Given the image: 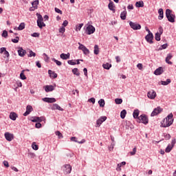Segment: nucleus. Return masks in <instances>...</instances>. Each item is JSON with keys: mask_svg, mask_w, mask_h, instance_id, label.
Masks as SVG:
<instances>
[{"mask_svg": "<svg viewBox=\"0 0 176 176\" xmlns=\"http://www.w3.org/2000/svg\"><path fill=\"white\" fill-rule=\"evenodd\" d=\"M129 25L132 30H141V25L134 23L132 21L129 22Z\"/></svg>", "mask_w": 176, "mask_h": 176, "instance_id": "nucleus-6", "label": "nucleus"}, {"mask_svg": "<svg viewBox=\"0 0 176 176\" xmlns=\"http://www.w3.org/2000/svg\"><path fill=\"white\" fill-rule=\"evenodd\" d=\"M52 61H54V63H56V65H58L59 67L62 65V63L60 62V60H57L56 58H52Z\"/></svg>", "mask_w": 176, "mask_h": 176, "instance_id": "nucleus-45", "label": "nucleus"}, {"mask_svg": "<svg viewBox=\"0 0 176 176\" xmlns=\"http://www.w3.org/2000/svg\"><path fill=\"white\" fill-rule=\"evenodd\" d=\"M164 72V70L163 69V67H158L155 72L154 74L155 75H162Z\"/></svg>", "mask_w": 176, "mask_h": 176, "instance_id": "nucleus-17", "label": "nucleus"}, {"mask_svg": "<svg viewBox=\"0 0 176 176\" xmlns=\"http://www.w3.org/2000/svg\"><path fill=\"white\" fill-rule=\"evenodd\" d=\"M63 25V27H67V25H68V21H67V20L64 21Z\"/></svg>", "mask_w": 176, "mask_h": 176, "instance_id": "nucleus-60", "label": "nucleus"}, {"mask_svg": "<svg viewBox=\"0 0 176 176\" xmlns=\"http://www.w3.org/2000/svg\"><path fill=\"white\" fill-rule=\"evenodd\" d=\"M95 32H96V28H94V26L91 25H89L87 27L86 32L87 35H91V34H94Z\"/></svg>", "mask_w": 176, "mask_h": 176, "instance_id": "nucleus-4", "label": "nucleus"}, {"mask_svg": "<svg viewBox=\"0 0 176 176\" xmlns=\"http://www.w3.org/2000/svg\"><path fill=\"white\" fill-rule=\"evenodd\" d=\"M5 138L7 141H8L9 142H10V141H12L14 138V135H13V134L9 133V132H6L4 134Z\"/></svg>", "mask_w": 176, "mask_h": 176, "instance_id": "nucleus-9", "label": "nucleus"}, {"mask_svg": "<svg viewBox=\"0 0 176 176\" xmlns=\"http://www.w3.org/2000/svg\"><path fill=\"white\" fill-rule=\"evenodd\" d=\"M27 53V51L23 49V47H19L18 50V54L20 56V57H24L25 56V54Z\"/></svg>", "mask_w": 176, "mask_h": 176, "instance_id": "nucleus-15", "label": "nucleus"}, {"mask_svg": "<svg viewBox=\"0 0 176 176\" xmlns=\"http://www.w3.org/2000/svg\"><path fill=\"white\" fill-rule=\"evenodd\" d=\"M60 58H62V60H68V58H69V53L61 54Z\"/></svg>", "mask_w": 176, "mask_h": 176, "instance_id": "nucleus-25", "label": "nucleus"}, {"mask_svg": "<svg viewBox=\"0 0 176 176\" xmlns=\"http://www.w3.org/2000/svg\"><path fill=\"white\" fill-rule=\"evenodd\" d=\"M136 8H144V1H137L135 3Z\"/></svg>", "mask_w": 176, "mask_h": 176, "instance_id": "nucleus-30", "label": "nucleus"}, {"mask_svg": "<svg viewBox=\"0 0 176 176\" xmlns=\"http://www.w3.org/2000/svg\"><path fill=\"white\" fill-rule=\"evenodd\" d=\"M127 16V11L126 10V7H124V10L120 14V19L122 20H126V17Z\"/></svg>", "mask_w": 176, "mask_h": 176, "instance_id": "nucleus-20", "label": "nucleus"}, {"mask_svg": "<svg viewBox=\"0 0 176 176\" xmlns=\"http://www.w3.org/2000/svg\"><path fill=\"white\" fill-rule=\"evenodd\" d=\"M56 135L58 137V138H63V133L60 131H57L55 132Z\"/></svg>", "mask_w": 176, "mask_h": 176, "instance_id": "nucleus-47", "label": "nucleus"}, {"mask_svg": "<svg viewBox=\"0 0 176 176\" xmlns=\"http://www.w3.org/2000/svg\"><path fill=\"white\" fill-rule=\"evenodd\" d=\"M12 42H13V43H19V41H20V38H19V36H16L15 38H12Z\"/></svg>", "mask_w": 176, "mask_h": 176, "instance_id": "nucleus-48", "label": "nucleus"}, {"mask_svg": "<svg viewBox=\"0 0 176 176\" xmlns=\"http://www.w3.org/2000/svg\"><path fill=\"white\" fill-rule=\"evenodd\" d=\"M173 113H170L166 119L161 122V127H170L173 123H174V119H173Z\"/></svg>", "mask_w": 176, "mask_h": 176, "instance_id": "nucleus-1", "label": "nucleus"}, {"mask_svg": "<svg viewBox=\"0 0 176 176\" xmlns=\"http://www.w3.org/2000/svg\"><path fill=\"white\" fill-rule=\"evenodd\" d=\"M37 25L39 28H43V27H46V24L43 23V21H37Z\"/></svg>", "mask_w": 176, "mask_h": 176, "instance_id": "nucleus-26", "label": "nucleus"}, {"mask_svg": "<svg viewBox=\"0 0 176 176\" xmlns=\"http://www.w3.org/2000/svg\"><path fill=\"white\" fill-rule=\"evenodd\" d=\"M38 5H39V1L35 0L32 3V7L30 8V12L35 10V9H38Z\"/></svg>", "mask_w": 176, "mask_h": 176, "instance_id": "nucleus-11", "label": "nucleus"}, {"mask_svg": "<svg viewBox=\"0 0 176 176\" xmlns=\"http://www.w3.org/2000/svg\"><path fill=\"white\" fill-rule=\"evenodd\" d=\"M109 9L110 10H112V12H115V5L113 4V3L112 1H111L109 3Z\"/></svg>", "mask_w": 176, "mask_h": 176, "instance_id": "nucleus-28", "label": "nucleus"}, {"mask_svg": "<svg viewBox=\"0 0 176 176\" xmlns=\"http://www.w3.org/2000/svg\"><path fill=\"white\" fill-rule=\"evenodd\" d=\"M164 137L165 138V140H170V138H171V135L168 134V133H164Z\"/></svg>", "mask_w": 176, "mask_h": 176, "instance_id": "nucleus-50", "label": "nucleus"}, {"mask_svg": "<svg viewBox=\"0 0 176 176\" xmlns=\"http://www.w3.org/2000/svg\"><path fill=\"white\" fill-rule=\"evenodd\" d=\"M71 140L72 141H74L75 142H78V144H85V142H86V140L85 139H82L81 141L78 142L76 141V138L75 137H72Z\"/></svg>", "mask_w": 176, "mask_h": 176, "instance_id": "nucleus-27", "label": "nucleus"}, {"mask_svg": "<svg viewBox=\"0 0 176 176\" xmlns=\"http://www.w3.org/2000/svg\"><path fill=\"white\" fill-rule=\"evenodd\" d=\"M55 12L56 13H59L60 14H63V11H61L60 9L55 8Z\"/></svg>", "mask_w": 176, "mask_h": 176, "instance_id": "nucleus-57", "label": "nucleus"}, {"mask_svg": "<svg viewBox=\"0 0 176 176\" xmlns=\"http://www.w3.org/2000/svg\"><path fill=\"white\" fill-rule=\"evenodd\" d=\"M25 28V23H21L18 27L19 31H23Z\"/></svg>", "mask_w": 176, "mask_h": 176, "instance_id": "nucleus-38", "label": "nucleus"}, {"mask_svg": "<svg viewBox=\"0 0 176 176\" xmlns=\"http://www.w3.org/2000/svg\"><path fill=\"white\" fill-rule=\"evenodd\" d=\"M72 73L74 74V75H76V76H79V75H80V73H79V69H78V68L73 69Z\"/></svg>", "mask_w": 176, "mask_h": 176, "instance_id": "nucleus-35", "label": "nucleus"}, {"mask_svg": "<svg viewBox=\"0 0 176 176\" xmlns=\"http://www.w3.org/2000/svg\"><path fill=\"white\" fill-rule=\"evenodd\" d=\"M2 36L3 38H7L8 37V31H6V30L3 31Z\"/></svg>", "mask_w": 176, "mask_h": 176, "instance_id": "nucleus-52", "label": "nucleus"}, {"mask_svg": "<svg viewBox=\"0 0 176 176\" xmlns=\"http://www.w3.org/2000/svg\"><path fill=\"white\" fill-rule=\"evenodd\" d=\"M106 120H107V116L100 117V119H98L96 121V124L98 126H101V124H102L103 122H105Z\"/></svg>", "mask_w": 176, "mask_h": 176, "instance_id": "nucleus-14", "label": "nucleus"}, {"mask_svg": "<svg viewBox=\"0 0 176 176\" xmlns=\"http://www.w3.org/2000/svg\"><path fill=\"white\" fill-rule=\"evenodd\" d=\"M35 127H36V129H41V127H42V124H41V122H37V123H36V124H35Z\"/></svg>", "mask_w": 176, "mask_h": 176, "instance_id": "nucleus-53", "label": "nucleus"}, {"mask_svg": "<svg viewBox=\"0 0 176 176\" xmlns=\"http://www.w3.org/2000/svg\"><path fill=\"white\" fill-rule=\"evenodd\" d=\"M3 163L5 167H9V162L8 161H4Z\"/></svg>", "mask_w": 176, "mask_h": 176, "instance_id": "nucleus-61", "label": "nucleus"}, {"mask_svg": "<svg viewBox=\"0 0 176 176\" xmlns=\"http://www.w3.org/2000/svg\"><path fill=\"white\" fill-rule=\"evenodd\" d=\"M32 148L34 151H38L39 149V147L38 146V145L36 144V142H32Z\"/></svg>", "mask_w": 176, "mask_h": 176, "instance_id": "nucleus-36", "label": "nucleus"}, {"mask_svg": "<svg viewBox=\"0 0 176 176\" xmlns=\"http://www.w3.org/2000/svg\"><path fill=\"white\" fill-rule=\"evenodd\" d=\"M162 111L163 109H162L160 107H158L153 109L151 116H156L157 115H159V113H162Z\"/></svg>", "mask_w": 176, "mask_h": 176, "instance_id": "nucleus-7", "label": "nucleus"}, {"mask_svg": "<svg viewBox=\"0 0 176 176\" xmlns=\"http://www.w3.org/2000/svg\"><path fill=\"white\" fill-rule=\"evenodd\" d=\"M173 148H174V146L168 144V146L165 149V152L166 153H169V152H171V149H173Z\"/></svg>", "mask_w": 176, "mask_h": 176, "instance_id": "nucleus-37", "label": "nucleus"}, {"mask_svg": "<svg viewBox=\"0 0 176 176\" xmlns=\"http://www.w3.org/2000/svg\"><path fill=\"white\" fill-rule=\"evenodd\" d=\"M136 153H137V148L135 147V148H133V151L130 152V155L131 156H134V155H135Z\"/></svg>", "mask_w": 176, "mask_h": 176, "instance_id": "nucleus-49", "label": "nucleus"}, {"mask_svg": "<svg viewBox=\"0 0 176 176\" xmlns=\"http://www.w3.org/2000/svg\"><path fill=\"white\" fill-rule=\"evenodd\" d=\"M63 171L65 174H70L71 171H72V166L69 164H65L63 166Z\"/></svg>", "mask_w": 176, "mask_h": 176, "instance_id": "nucleus-8", "label": "nucleus"}, {"mask_svg": "<svg viewBox=\"0 0 176 176\" xmlns=\"http://www.w3.org/2000/svg\"><path fill=\"white\" fill-rule=\"evenodd\" d=\"M18 116H19L17 115V113H16L14 112H11L10 113L9 118H10V119H11V120H16V119H17Z\"/></svg>", "mask_w": 176, "mask_h": 176, "instance_id": "nucleus-21", "label": "nucleus"}, {"mask_svg": "<svg viewBox=\"0 0 176 176\" xmlns=\"http://www.w3.org/2000/svg\"><path fill=\"white\" fill-rule=\"evenodd\" d=\"M170 58H173V55H171V54H168L166 58V63L170 65H173V62L170 61Z\"/></svg>", "mask_w": 176, "mask_h": 176, "instance_id": "nucleus-23", "label": "nucleus"}, {"mask_svg": "<svg viewBox=\"0 0 176 176\" xmlns=\"http://www.w3.org/2000/svg\"><path fill=\"white\" fill-rule=\"evenodd\" d=\"M159 34L162 35L163 34V28L160 27L159 28Z\"/></svg>", "mask_w": 176, "mask_h": 176, "instance_id": "nucleus-63", "label": "nucleus"}, {"mask_svg": "<svg viewBox=\"0 0 176 176\" xmlns=\"http://www.w3.org/2000/svg\"><path fill=\"white\" fill-rule=\"evenodd\" d=\"M43 101H44V102L53 103V102H56V98H43Z\"/></svg>", "mask_w": 176, "mask_h": 176, "instance_id": "nucleus-16", "label": "nucleus"}, {"mask_svg": "<svg viewBox=\"0 0 176 176\" xmlns=\"http://www.w3.org/2000/svg\"><path fill=\"white\" fill-rule=\"evenodd\" d=\"M32 36H33L34 38H39V33L34 32L32 34Z\"/></svg>", "mask_w": 176, "mask_h": 176, "instance_id": "nucleus-54", "label": "nucleus"}, {"mask_svg": "<svg viewBox=\"0 0 176 176\" xmlns=\"http://www.w3.org/2000/svg\"><path fill=\"white\" fill-rule=\"evenodd\" d=\"M148 117L145 115H141L138 118V122L139 123H143V124H148Z\"/></svg>", "mask_w": 176, "mask_h": 176, "instance_id": "nucleus-3", "label": "nucleus"}, {"mask_svg": "<svg viewBox=\"0 0 176 176\" xmlns=\"http://www.w3.org/2000/svg\"><path fill=\"white\" fill-rule=\"evenodd\" d=\"M78 45H79L78 50H82L84 54H89L90 53V51L89 50V49H87V47H86V46L81 44L80 43H78Z\"/></svg>", "mask_w": 176, "mask_h": 176, "instance_id": "nucleus-5", "label": "nucleus"}, {"mask_svg": "<svg viewBox=\"0 0 176 176\" xmlns=\"http://www.w3.org/2000/svg\"><path fill=\"white\" fill-rule=\"evenodd\" d=\"M52 111H54L56 109H58V111H64V109L61 108V107H60V105L57 104H54L52 107Z\"/></svg>", "mask_w": 176, "mask_h": 176, "instance_id": "nucleus-19", "label": "nucleus"}, {"mask_svg": "<svg viewBox=\"0 0 176 176\" xmlns=\"http://www.w3.org/2000/svg\"><path fill=\"white\" fill-rule=\"evenodd\" d=\"M98 104L101 108H104V107H105V100H104V99H100L98 101Z\"/></svg>", "mask_w": 176, "mask_h": 176, "instance_id": "nucleus-31", "label": "nucleus"}, {"mask_svg": "<svg viewBox=\"0 0 176 176\" xmlns=\"http://www.w3.org/2000/svg\"><path fill=\"white\" fill-rule=\"evenodd\" d=\"M20 78L21 79H22V80H25V79H27V77L25 76V75L24 74V70H23L21 74H20Z\"/></svg>", "mask_w": 176, "mask_h": 176, "instance_id": "nucleus-39", "label": "nucleus"}, {"mask_svg": "<svg viewBox=\"0 0 176 176\" xmlns=\"http://www.w3.org/2000/svg\"><path fill=\"white\" fill-rule=\"evenodd\" d=\"M175 143H176V140L175 138L173 139L172 141H171V144L170 146H174L175 145Z\"/></svg>", "mask_w": 176, "mask_h": 176, "instance_id": "nucleus-58", "label": "nucleus"}, {"mask_svg": "<svg viewBox=\"0 0 176 176\" xmlns=\"http://www.w3.org/2000/svg\"><path fill=\"white\" fill-rule=\"evenodd\" d=\"M147 96L151 100H155L156 98V92L155 91H150L148 92Z\"/></svg>", "mask_w": 176, "mask_h": 176, "instance_id": "nucleus-13", "label": "nucleus"}, {"mask_svg": "<svg viewBox=\"0 0 176 176\" xmlns=\"http://www.w3.org/2000/svg\"><path fill=\"white\" fill-rule=\"evenodd\" d=\"M169 83H171V80H170V78H168L166 81H161V84L163 86H167V85H169Z\"/></svg>", "mask_w": 176, "mask_h": 176, "instance_id": "nucleus-34", "label": "nucleus"}, {"mask_svg": "<svg viewBox=\"0 0 176 176\" xmlns=\"http://www.w3.org/2000/svg\"><path fill=\"white\" fill-rule=\"evenodd\" d=\"M145 39L148 43H153V34L149 33L145 36Z\"/></svg>", "mask_w": 176, "mask_h": 176, "instance_id": "nucleus-12", "label": "nucleus"}, {"mask_svg": "<svg viewBox=\"0 0 176 176\" xmlns=\"http://www.w3.org/2000/svg\"><path fill=\"white\" fill-rule=\"evenodd\" d=\"M59 32L64 34L65 32V28L63 27L59 29Z\"/></svg>", "mask_w": 176, "mask_h": 176, "instance_id": "nucleus-56", "label": "nucleus"}, {"mask_svg": "<svg viewBox=\"0 0 176 176\" xmlns=\"http://www.w3.org/2000/svg\"><path fill=\"white\" fill-rule=\"evenodd\" d=\"M138 115H140V110L139 109H136L133 111V118L135 119H138Z\"/></svg>", "mask_w": 176, "mask_h": 176, "instance_id": "nucleus-32", "label": "nucleus"}, {"mask_svg": "<svg viewBox=\"0 0 176 176\" xmlns=\"http://www.w3.org/2000/svg\"><path fill=\"white\" fill-rule=\"evenodd\" d=\"M83 72H84L85 76H87V68H84Z\"/></svg>", "mask_w": 176, "mask_h": 176, "instance_id": "nucleus-64", "label": "nucleus"}, {"mask_svg": "<svg viewBox=\"0 0 176 176\" xmlns=\"http://www.w3.org/2000/svg\"><path fill=\"white\" fill-rule=\"evenodd\" d=\"M36 56V54L35 52H33L32 50L29 51V54H28V57H35Z\"/></svg>", "mask_w": 176, "mask_h": 176, "instance_id": "nucleus-42", "label": "nucleus"}, {"mask_svg": "<svg viewBox=\"0 0 176 176\" xmlns=\"http://www.w3.org/2000/svg\"><path fill=\"white\" fill-rule=\"evenodd\" d=\"M48 74H49L50 78H53L54 79H56V78H57V76H58V75L56 72H54L52 70H48Z\"/></svg>", "mask_w": 176, "mask_h": 176, "instance_id": "nucleus-22", "label": "nucleus"}, {"mask_svg": "<svg viewBox=\"0 0 176 176\" xmlns=\"http://www.w3.org/2000/svg\"><path fill=\"white\" fill-rule=\"evenodd\" d=\"M94 53V54H96V55L100 53V48L98 47V45H95Z\"/></svg>", "mask_w": 176, "mask_h": 176, "instance_id": "nucleus-33", "label": "nucleus"}, {"mask_svg": "<svg viewBox=\"0 0 176 176\" xmlns=\"http://www.w3.org/2000/svg\"><path fill=\"white\" fill-rule=\"evenodd\" d=\"M158 13H159L158 19L163 20V17H164V12H163V8H160L158 10Z\"/></svg>", "mask_w": 176, "mask_h": 176, "instance_id": "nucleus-18", "label": "nucleus"}, {"mask_svg": "<svg viewBox=\"0 0 176 176\" xmlns=\"http://www.w3.org/2000/svg\"><path fill=\"white\" fill-rule=\"evenodd\" d=\"M173 11L170 9H166V16L170 23H175V15L173 14Z\"/></svg>", "mask_w": 176, "mask_h": 176, "instance_id": "nucleus-2", "label": "nucleus"}, {"mask_svg": "<svg viewBox=\"0 0 176 176\" xmlns=\"http://www.w3.org/2000/svg\"><path fill=\"white\" fill-rule=\"evenodd\" d=\"M26 111L31 113L34 111V109L32 108V106L28 105L27 107H26Z\"/></svg>", "mask_w": 176, "mask_h": 176, "instance_id": "nucleus-46", "label": "nucleus"}, {"mask_svg": "<svg viewBox=\"0 0 176 176\" xmlns=\"http://www.w3.org/2000/svg\"><path fill=\"white\" fill-rule=\"evenodd\" d=\"M36 16H37V21H43V17L42 16V15H41V14L36 13Z\"/></svg>", "mask_w": 176, "mask_h": 176, "instance_id": "nucleus-44", "label": "nucleus"}, {"mask_svg": "<svg viewBox=\"0 0 176 176\" xmlns=\"http://www.w3.org/2000/svg\"><path fill=\"white\" fill-rule=\"evenodd\" d=\"M30 120L33 122V123H41V118H39V117H32Z\"/></svg>", "mask_w": 176, "mask_h": 176, "instance_id": "nucleus-24", "label": "nucleus"}, {"mask_svg": "<svg viewBox=\"0 0 176 176\" xmlns=\"http://www.w3.org/2000/svg\"><path fill=\"white\" fill-rule=\"evenodd\" d=\"M160 35H162V34H160L159 33L155 34V38L156 41H160Z\"/></svg>", "mask_w": 176, "mask_h": 176, "instance_id": "nucleus-51", "label": "nucleus"}, {"mask_svg": "<svg viewBox=\"0 0 176 176\" xmlns=\"http://www.w3.org/2000/svg\"><path fill=\"white\" fill-rule=\"evenodd\" d=\"M6 50V48H5V47H1V48L0 49V53H1V54H2V53H3V52H5Z\"/></svg>", "mask_w": 176, "mask_h": 176, "instance_id": "nucleus-62", "label": "nucleus"}, {"mask_svg": "<svg viewBox=\"0 0 176 176\" xmlns=\"http://www.w3.org/2000/svg\"><path fill=\"white\" fill-rule=\"evenodd\" d=\"M68 64H69L70 65H76V62H74V60H68Z\"/></svg>", "mask_w": 176, "mask_h": 176, "instance_id": "nucleus-55", "label": "nucleus"}, {"mask_svg": "<svg viewBox=\"0 0 176 176\" xmlns=\"http://www.w3.org/2000/svg\"><path fill=\"white\" fill-rule=\"evenodd\" d=\"M56 87V85H45L43 87V89L46 93H49L50 91H53Z\"/></svg>", "mask_w": 176, "mask_h": 176, "instance_id": "nucleus-10", "label": "nucleus"}, {"mask_svg": "<svg viewBox=\"0 0 176 176\" xmlns=\"http://www.w3.org/2000/svg\"><path fill=\"white\" fill-rule=\"evenodd\" d=\"M127 114V111L126 109H124L120 113V118L121 119H124L126 118V115Z\"/></svg>", "mask_w": 176, "mask_h": 176, "instance_id": "nucleus-29", "label": "nucleus"}, {"mask_svg": "<svg viewBox=\"0 0 176 176\" xmlns=\"http://www.w3.org/2000/svg\"><path fill=\"white\" fill-rule=\"evenodd\" d=\"M137 67L138 68V69H142V63H138L137 65Z\"/></svg>", "mask_w": 176, "mask_h": 176, "instance_id": "nucleus-59", "label": "nucleus"}, {"mask_svg": "<svg viewBox=\"0 0 176 176\" xmlns=\"http://www.w3.org/2000/svg\"><path fill=\"white\" fill-rule=\"evenodd\" d=\"M102 67H103V68H104V69H109V68H111V67H112V65H111L109 63H105V64H103Z\"/></svg>", "mask_w": 176, "mask_h": 176, "instance_id": "nucleus-40", "label": "nucleus"}, {"mask_svg": "<svg viewBox=\"0 0 176 176\" xmlns=\"http://www.w3.org/2000/svg\"><path fill=\"white\" fill-rule=\"evenodd\" d=\"M115 102L117 104H122V102H123V100L122 98H116Z\"/></svg>", "mask_w": 176, "mask_h": 176, "instance_id": "nucleus-43", "label": "nucleus"}, {"mask_svg": "<svg viewBox=\"0 0 176 176\" xmlns=\"http://www.w3.org/2000/svg\"><path fill=\"white\" fill-rule=\"evenodd\" d=\"M82 27H83V23H80L76 26V31L78 32V31H80Z\"/></svg>", "mask_w": 176, "mask_h": 176, "instance_id": "nucleus-41", "label": "nucleus"}]
</instances>
